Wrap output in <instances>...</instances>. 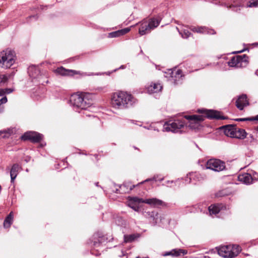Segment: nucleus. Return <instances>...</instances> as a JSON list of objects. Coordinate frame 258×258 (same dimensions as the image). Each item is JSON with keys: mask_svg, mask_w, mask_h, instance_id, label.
Returning <instances> with one entry per match:
<instances>
[{"mask_svg": "<svg viewBox=\"0 0 258 258\" xmlns=\"http://www.w3.org/2000/svg\"><path fill=\"white\" fill-rule=\"evenodd\" d=\"M198 112L204 113V115H185V118L189 121L188 126L194 130L199 129L201 123L205 117L210 119H224L219 111L214 110L199 109Z\"/></svg>", "mask_w": 258, "mask_h": 258, "instance_id": "obj_1", "label": "nucleus"}, {"mask_svg": "<svg viewBox=\"0 0 258 258\" xmlns=\"http://www.w3.org/2000/svg\"><path fill=\"white\" fill-rule=\"evenodd\" d=\"M136 102V99L131 94L123 91L113 93L111 99L112 106L117 109L128 108Z\"/></svg>", "mask_w": 258, "mask_h": 258, "instance_id": "obj_2", "label": "nucleus"}, {"mask_svg": "<svg viewBox=\"0 0 258 258\" xmlns=\"http://www.w3.org/2000/svg\"><path fill=\"white\" fill-rule=\"evenodd\" d=\"M90 94L86 93L74 94L70 97V102L74 109L79 112L80 110H86L92 104L90 99Z\"/></svg>", "mask_w": 258, "mask_h": 258, "instance_id": "obj_3", "label": "nucleus"}, {"mask_svg": "<svg viewBox=\"0 0 258 258\" xmlns=\"http://www.w3.org/2000/svg\"><path fill=\"white\" fill-rule=\"evenodd\" d=\"M16 61L15 52L7 49L0 52V67L7 69L12 67Z\"/></svg>", "mask_w": 258, "mask_h": 258, "instance_id": "obj_4", "label": "nucleus"}, {"mask_svg": "<svg viewBox=\"0 0 258 258\" xmlns=\"http://www.w3.org/2000/svg\"><path fill=\"white\" fill-rule=\"evenodd\" d=\"M240 251L241 248L238 245H224L218 248V253L222 257L232 258L237 256Z\"/></svg>", "mask_w": 258, "mask_h": 258, "instance_id": "obj_5", "label": "nucleus"}, {"mask_svg": "<svg viewBox=\"0 0 258 258\" xmlns=\"http://www.w3.org/2000/svg\"><path fill=\"white\" fill-rule=\"evenodd\" d=\"M183 76L182 71L176 68L169 69L165 72V77L174 85L181 83V80Z\"/></svg>", "mask_w": 258, "mask_h": 258, "instance_id": "obj_6", "label": "nucleus"}, {"mask_svg": "<svg viewBox=\"0 0 258 258\" xmlns=\"http://www.w3.org/2000/svg\"><path fill=\"white\" fill-rule=\"evenodd\" d=\"M184 126V122L182 120H176L171 123H166L163 126V131L172 132L173 133H181L180 130Z\"/></svg>", "mask_w": 258, "mask_h": 258, "instance_id": "obj_7", "label": "nucleus"}, {"mask_svg": "<svg viewBox=\"0 0 258 258\" xmlns=\"http://www.w3.org/2000/svg\"><path fill=\"white\" fill-rule=\"evenodd\" d=\"M207 169L219 172L225 168V163L219 159H211L207 161L206 164Z\"/></svg>", "mask_w": 258, "mask_h": 258, "instance_id": "obj_8", "label": "nucleus"}, {"mask_svg": "<svg viewBox=\"0 0 258 258\" xmlns=\"http://www.w3.org/2000/svg\"><path fill=\"white\" fill-rule=\"evenodd\" d=\"M247 58L248 57L245 54L242 56L238 55L233 56L230 60L228 61V63L231 67L239 68L241 66L242 62H245L246 63L247 62Z\"/></svg>", "mask_w": 258, "mask_h": 258, "instance_id": "obj_9", "label": "nucleus"}, {"mask_svg": "<svg viewBox=\"0 0 258 258\" xmlns=\"http://www.w3.org/2000/svg\"><path fill=\"white\" fill-rule=\"evenodd\" d=\"M23 140H30L34 143L40 142L42 139V135L35 132H28L25 133L22 137Z\"/></svg>", "mask_w": 258, "mask_h": 258, "instance_id": "obj_10", "label": "nucleus"}, {"mask_svg": "<svg viewBox=\"0 0 258 258\" xmlns=\"http://www.w3.org/2000/svg\"><path fill=\"white\" fill-rule=\"evenodd\" d=\"M143 203V199L139 198L138 197H130L128 198L127 201L126 202L127 205L135 211H139V204L140 203Z\"/></svg>", "mask_w": 258, "mask_h": 258, "instance_id": "obj_11", "label": "nucleus"}, {"mask_svg": "<svg viewBox=\"0 0 258 258\" xmlns=\"http://www.w3.org/2000/svg\"><path fill=\"white\" fill-rule=\"evenodd\" d=\"M143 203L148 204L155 208H160L166 206V204L165 202L157 198H149L145 200L143 199Z\"/></svg>", "mask_w": 258, "mask_h": 258, "instance_id": "obj_12", "label": "nucleus"}, {"mask_svg": "<svg viewBox=\"0 0 258 258\" xmlns=\"http://www.w3.org/2000/svg\"><path fill=\"white\" fill-rule=\"evenodd\" d=\"M227 209H229V208H227L225 205L222 204L211 205L208 208L209 212L210 215H216L220 211L226 210Z\"/></svg>", "mask_w": 258, "mask_h": 258, "instance_id": "obj_13", "label": "nucleus"}, {"mask_svg": "<svg viewBox=\"0 0 258 258\" xmlns=\"http://www.w3.org/2000/svg\"><path fill=\"white\" fill-rule=\"evenodd\" d=\"M238 179L239 181L245 184H250L252 183V175L249 173H244L239 174L238 176Z\"/></svg>", "mask_w": 258, "mask_h": 258, "instance_id": "obj_14", "label": "nucleus"}, {"mask_svg": "<svg viewBox=\"0 0 258 258\" xmlns=\"http://www.w3.org/2000/svg\"><path fill=\"white\" fill-rule=\"evenodd\" d=\"M248 105V102L246 95L243 94L240 96L236 102L237 107L240 110H242L244 106Z\"/></svg>", "mask_w": 258, "mask_h": 258, "instance_id": "obj_15", "label": "nucleus"}, {"mask_svg": "<svg viewBox=\"0 0 258 258\" xmlns=\"http://www.w3.org/2000/svg\"><path fill=\"white\" fill-rule=\"evenodd\" d=\"M28 73L30 77L32 79V81L34 83L35 80L38 79V77L41 74V72L38 68L32 66L28 69Z\"/></svg>", "mask_w": 258, "mask_h": 258, "instance_id": "obj_16", "label": "nucleus"}, {"mask_svg": "<svg viewBox=\"0 0 258 258\" xmlns=\"http://www.w3.org/2000/svg\"><path fill=\"white\" fill-rule=\"evenodd\" d=\"M224 127V133L227 137L233 138L235 132H236V126L233 124L226 125Z\"/></svg>", "mask_w": 258, "mask_h": 258, "instance_id": "obj_17", "label": "nucleus"}, {"mask_svg": "<svg viewBox=\"0 0 258 258\" xmlns=\"http://www.w3.org/2000/svg\"><path fill=\"white\" fill-rule=\"evenodd\" d=\"M36 84L45 85L48 83V73L46 71H43L38 77V79L34 82Z\"/></svg>", "mask_w": 258, "mask_h": 258, "instance_id": "obj_18", "label": "nucleus"}, {"mask_svg": "<svg viewBox=\"0 0 258 258\" xmlns=\"http://www.w3.org/2000/svg\"><path fill=\"white\" fill-rule=\"evenodd\" d=\"M162 89V86L159 83H151L147 88V92L150 94H153L160 92Z\"/></svg>", "mask_w": 258, "mask_h": 258, "instance_id": "obj_19", "label": "nucleus"}, {"mask_svg": "<svg viewBox=\"0 0 258 258\" xmlns=\"http://www.w3.org/2000/svg\"><path fill=\"white\" fill-rule=\"evenodd\" d=\"M150 216V221L154 225L161 222L163 218L156 212H152L149 214Z\"/></svg>", "mask_w": 258, "mask_h": 258, "instance_id": "obj_20", "label": "nucleus"}, {"mask_svg": "<svg viewBox=\"0 0 258 258\" xmlns=\"http://www.w3.org/2000/svg\"><path fill=\"white\" fill-rule=\"evenodd\" d=\"M189 29L194 32H197L199 33H208L213 34L215 33L213 30H208V29L205 27H191Z\"/></svg>", "mask_w": 258, "mask_h": 258, "instance_id": "obj_21", "label": "nucleus"}, {"mask_svg": "<svg viewBox=\"0 0 258 258\" xmlns=\"http://www.w3.org/2000/svg\"><path fill=\"white\" fill-rule=\"evenodd\" d=\"M187 253V251L186 250L182 249H173L172 250L166 252L164 255H172L173 256H178L180 255L181 254L183 255L186 254Z\"/></svg>", "mask_w": 258, "mask_h": 258, "instance_id": "obj_22", "label": "nucleus"}, {"mask_svg": "<svg viewBox=\"0 0 258 258\" xmlns=\"http://www.w3.org/2000/svg\"><path fill=\"white\" fill-rule=\"evenodd\" d=\"M20 167L18 164H14L12 166V168L10 170V176H11V182H13L16 178L19 171L20 170Z\"/></svg>", "mask_w": 258, "mask_h": 258, "instance_id": "obj_23", "label": "nucleus"}, {"mask_svg": "<svg viewBox=\"0 0 258 258\" xmlns=\"http://www.w3.org/2000/svg\"><path fill=\"white\" fill-rule=\"evenodd\" d=\"M130 30V29L128 28H126L121 30H119L116 31L112 32L109 33L108 34V37L109 38H115L123 35L127 32H128Z\"/></svg>", "mask_w": 258, "mask_h": 258, "instance_id": "obj_24", "label": "nucleus"}, {"mask_svg": "<svg viewBox=\"0 0 258 258\" xmlns=\"http://www.w3.org/2000/svg\"><path fill=\"white\" fill-rule=\"evenodd\" d=\"M93 245L94 247H98L104 241L105 238L101 234L97 233L93 235Z\"/></svg>", "mask_w": 258, "mask_h": 258, "instance_id": "obj_25", "label": "nucleus"}, {"mask_svg": "<svg viewBox=\"0 0 258 258\" xmlns=\"http://www.w3.org/2000/svg\"><path fill=\"white\" fill-rule=\"evenodd\" d=\"M185 27L186 26L182 25L180 28L176 27V29L180 34L182 38L187 39L190 36L191 33L188 30L185 28Z\"/></svg>", "mask_w": 258, "mask_h": 258, "instance_id": "obj_26", "label": "nucleus"}, {"mask_svg": "<svg viewBox=\"0 0 258 258\" xmlns=\"http://www.w3.org/2000/svg\"><path fill=\"white\" fill-rule=\"evenodd\" d=\"M247 135V134L244 130L236 127V132H235L234 137L233 138L242 140L246 137Z\"/></svg>", "mask_w": 258, "mask_h": 258, "instance_id": "obj_27", "label": "nucleus"}, {"mask_svg": "<svg viewBox=\"0 0 258 258\" xmlns=\"http://www.w3.org/2000/svg\"><path fill=\"white\" fill-rule=\"evenodd\" d=\"M151 31L149 27V25L147 22L142 23L139 28V32L140 35H143L147 33H149Z\"/></svg>", "mask_w": 258, "mask_h": 258, "instance_id": "obj_28", "label": "nucleus"}, {"mask_svg": "<svg viewBox=\"0 0 258 258\" xmlns=\"http://www.w3.org/2000/svg\"><path fill=\"white\" fill-rule=\"evenodd\" d=\"M13 212H11L6 217V218L5 219V220L4 221V227L6 228L10 227L11 225L13 223Z\"/></svg>", "mask_w": 258, "mask_h": 258, "instance_id": "obj_29", "label": "nucleus"}, {"mask_svg": "<svg viewBox=\"0 0 258 258\" xmlns=\"http://www.w3.org/2000/svg\"><path fill=\"white\" fill-rule=\"evenodd\" d=\"M160 19H151L150 21H149V23H148V25H149V27L150 29V30L154 29L156 27H157L160 23Z\"/></svg>", "mask_w": 258, "mask_h": 258, "instance_id": "obj_30", "label": "nucleus"}, {"mask_svg": "<svg viewBox=\"0 0 258 258\" xmlns=\"http://www.w3.org/2000/svg\"><path fill=\"white\" fill-rule=\"evenodd\" d=\"M199 176V174L197 172L189 173L187 174V176L185 179V184L191 182L192 179H194L195 177H197Z\"/></svg>", "mask_w": 258, "mask_h": 258, "instance_id": "obj_31", "label": "nucleus"}, {"mask_svg": "<svg viewBox=\"0 0 258 258\" xmlns=\"http://www.w3.org/2000/svg\"><path fill=\"white\" fill-rule=\"evenodd\" d=\"M13 133V130L8 128L0 131V136H2L3 138H8Z\"/></svg>", "mask_w": 258, "mask_h": 258, "instance_id": "obj_32", "label": "nucleus"}, {"mask_svg": "<svg viewBox=\"0 0 258 258\" xmlns=\"http://www.w3.org/2000/svg\"><path fill=\"white\" fill-rule=\"evenodd\" d=\"M55 73L61 76H67L69 74V70H66L63 67H60L55 70Z\"/></svg>", "mask_w": 258, "mask_h": 258, "instance_id": "obj_33", "label": "nucleus"}, {"mask_svg": "<svg viewBox=\"0 0 258 258\" xmlns=\"http://www.w3.org/2000/svg\"><path fill=\"white\" fill-rule=\"evenodd\" d=\"M139 236L135 234L125 235L124 236V240L125 242H131L134 241L136 238Z\"/></svg>", "mask_w": 258, "mask_h": 258, "instance_id": "obj_34", "label": "nucleus"}, {"mask_svg": "<svg viewBox=\"0 0 258 258\" xmlns=\"http://www.w3.org/2000/svg\"><path fill=\"white\" fill-rule=\"evenodd\" d=\"M246 7H258V0H253L247 3Z\"/></svg>", "mask_w": 258, "mask_h": 258, "instance_id": "obj_35", "label": "nucleus"}, {"mask_svg": "<svg viewBox=\"0 0 258 258\" xmlns=\"http://www.w3.org/2000/svg\"><path fill=\"white\" fill-rule=\"evenodd\" d=\"M115 223L116 224L120 226H124L125 224V221L121 217H117L115 219Z\"/></svg>", "mask_w": 258, "mask_h": 258, "instance_id": "obj_36", "label": "nucleus"}, {"mask_svg": "<svg viewBox=\"0 0 258 258\" xmlns=\"http://www.w3.org/2000/svg\"><path fill=\"white\" fill-rule=\"evenodd\" d=\"M255 140V139L253 135L250 134L248 137H247V139L245 141V142L247 144H251Z\"/></svg>", "mask_w": 258, "mask_h": 258, "instance_id": "obj_37", "label": "nucleus"}, {"mask_svg": "<svg viewBox=\"0 0 258 258\" xmlns=\"http://www.w3.org/2000/svg\"><path fill=\"white\" fill-rule=\"evenodd\" d=\"M251 175H252V183L253 182L256 181L258 180V174L252 171Z\"/></svg>", "mask_w": 258, "mask_h": 258, "instance_id": "obj_38", "label": "nucleus"}, {"mask_svg": "<svg viewBox=\"0 0 258 258\" xmlns=\"http://www.w3.org/2000/svg\"><path fill=\"white\" fill-rule=\"evenodd\" d=\"M126 185L125 184H122V185H120L119 188L121 189V190H122V191H120L118 189L116 188V193H122V192H127V191L123 189V188H125L126 187Z\"/></svg>", "mask_w": 258, "mask_h": 258, "instance_id": "obj_39", "label": "nucleus"}, {"mask_svg": "<svg viewBox=\"0 0 258 258\" xmlns=\"http://www.w3.org/2000/svg\"><path fill=\"white\" fill-rule=\"evenodd\" d=\"M227 195V193L225 190H222L219 191L216 194L217 197H222L225 196Z\"/></svg>", "mask_w": 258, "mask_h": 258, "instance_id": "obj_40", "label": "nucleus"}, {"mask_svg": "<svg viewBox=\"0 0 258 258\" xmlns=\"http://www.w3.org/2000/svg\"><path fill=\"white\" fill-rule=\"evenodd\" d=\"M7 77L5 75H0V84L2 82H5L7 80Z\"/></svg>", "mask_w": 258, "mask_h": 258, "instance_id": "obj_41", "label": "nucleus"}, {"mask_svg": "<svg viewBox=\"0 0 258 258\" xmlns=\"http://www.w3.org/2000/svg\"><path fill=\"white\" fill-rule=\"evenodd\" d=\"M248 121H255L258 120V115L255 116L248 117Z\"/></svg>", "mask_w": 258, "mask_h": 258, "instance_id": "obj_42", "label": "nucleus"}, {"mask_svg": "<svg viewBox=\"0 0 258 258\" xmlns=\"http://www.w3.org/2000/svg\"><path fill=\"white\" fill-rule=\"evenodd\" d=\"M235 120L237 121H248V117L246 118H236Z\"/></svg>", "mask_w": 258, "mask_h": 258, "instance_id": "obj_43", "label": "nucleus"}, {"mask_svg": "<svg viewBox=\"0 0 258 258\" xmlns=\"http://www.w3.org/2000/svg\"><path fill=\"white\" fill-rule=\"evenodd\" d=\"M4 90H5L6 93L7 94H10L13 91V90L12 89H5Z\"/></svg>", "mask_w": 258, "mask_h": 258, "instance_id": "obj_44", "label": "nucleus"}, {"mask_svg": "<svg viewBox=\"0 0 258 258\" xmlns=\"http://www.w3.org/2000/svg\"><path fill=\"white\" fill-rule=\"evenodd\" d=\"M6 94L5 90L3 89H0V96H2Z\"/></svg>", "mask_w": 258, "mask_h": 258, "instance_id": "obj_45", "label": "nucleus"}, {"mask_svg": "<svg viewBox=\"0 0 258 258\" xmlns=\"http://www.w3.org/2000/svg\"><path fill=\"white\" fill-rule=\"evenodd\" d=\"M179 182V179H178V180H176L175 181H169L168 180V181H167V183L169 184L170 183H173V182H174L176 184H178V182Z\"/></svg>", "mask_w": 258, "mask_h": 258, "instance_id": "obj_46", "label": "nucleus"}, {"mask_svg": "<svg viewBox=\"0 0 258 258\" xmlns=\"http://www.w3.org/2000/svg\"><path fill=\"white\" fill-rule=\"evenodd\" d=\"M150 180H151V179H147L145 180V181L139 183V184H142V183H143L144 182H146V181H150Z\"/></svg>", "mask_w": 258, "mask_h": 258, "instance_id": "obj_47", "label": "nucleus"}, {"mask_svg": "<svg viewBox=\"0 0 258 258\" xmlns=\"http://www.w3.org/2000/svg\"><path fill=\"white\" fill-rule=\"evenodd\" d=\"M135 187V185H133L132 186H131L130 188V190H132L134 187Z\"/></svg>", "mask_w": 258, "mask_h": 258, "instance_id": "obj_48", "label": "nucleus"}, {"mask_svg": "<svg viewBox=\"0 0 258 258\" xmlns=\"http://www.w3.org/2000/svg\"><path fill=\"white\" fill-rule=\"evenodd\" d=\"M255 74L258 76V69L255 71Z\"/></svg>", "mask_w": 258, "mask_h": 258, "instance_id": "obj_49", "label": "nucleus"}, {"mask_svg": "<svg viewBox=\"0 0 258 258\" xmlns=\"http://www.w3.org/2000/svg\"><path fill=\"white\" fill-rule=\"evenodd\" d=\"M120 68H121V69H124V66H121L120 67Z\"/></svg>", "mask_w": 258, "mask_h": 258, "instance_id": "obj_50", "label": "nucleus"}, {"mask_svg": "<svg viewBox=\"0 0 258 258\" xmlns=\"http://www.w3.org/2000/svg\"><path fill=\"white\" fill-rule=\"evenodd\" d=\"M242 51H243V50H241V51H237V52H238V53H239V52H242Z\"/></svg>", "mask_w": 258, "mask_h": 258, "instance_id": "obj_51", "label": "nucleus"}, {"mask_svg": "<svg viewBox=\"0 0 258 258\" xmlns=\"http://www.w3.org/2000/svg\"><path fill=\"white\" fill-rule=\"evenodd\" d=\"M256 130L258 132V126L256 128Z\"/></svg>", "mask_w": 258, "mask_h": 258, "instance_id": "obj_52", "label": "nucleus"}, {"mask_svg": "<svg viewBox=\"0 0 258 258\" xmlns=\"http://www.w3.org/2000/svg\"><path fill=\"white\" fill-rule=\"evenodd\" d=\"M163 180V178H161V179H160V181H162Z\"/></svg>", "mask_w": 258, "mask_h": 258, "instance_id": "obj_53", "label": "nucleus"}, {"mask_svg": "<svg viewBox=\"0 0 258 258\" xmlns=\"http://www.w3.org/2000/svg\"><path fill=\"white\" fill-rule=\"evenodd\" d=\"M98 182L96 183V185L98 186Z\"/></svg>", "mask_w": 258, "mask_h": 258, "instance_id": "obj_54", "label": "nucleus"}, {"mask_svg": "<svg viewBox=\"0 0 258 258\" xmlns=\"http://www.w3.org/2000/svg\"><path fill=\"white\" fill-rule=\"evenodd\" d=\"M75 72L76 74H78L77 72L75 71Z\"/></svg>", "mask_w": 258, "mask_h": 258, "instance_id": "obj_55", "label": "nucleus"}]
</instances>
